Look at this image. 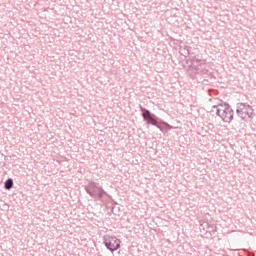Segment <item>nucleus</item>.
Segmentation results:
<instances>
[{
    "instance_id": "f03ea898",
    "label": "nucleus",
    "mask_w": 256,
    "mask_h": 256,
    "mask_svg": "<svg viewBox=\"0 0 256 256\" xmlns=\"http://www.w3.org/2000/svg\"><path fill=\"white\" fill-rule=\"evenodd\" d=\"M213 109H216V115L220 117L224 123H231V121H233L235 112L229 103L221 101V103L213 106Z\"/></svg>"
},
{
    "instance_id": "f257e3e1",
    "label": "nucleus",
    "mask_w": 256,
    "mask_h": 256,
    "mask_svg": "<svg viewBox=\"0 0 256 256\" xmlns=\"http://www.w3.org/2000/svg\"><path fill=\"white\" fill-rule=\"evenodd\" d=\"M140 111L142 115L143 121L146 122L147 125H153V127H157L162 133H165L166 131H171V129H174L173 126H171L169 123L165 122L163 119H160L157 117V115L153 114L149 109L143 107L140 105Z\"/></svg>"
},
{
    "instance_id": "0eeeda50",
    "label": "nucleus",
    "mask_w": 256,
    "mask_h": 256,
    "mask_svg": "<svg viewBox=\"0 0 256 256\" xmlns=\"http://www.w3.org/2000/svg\"><path fill=\"white\" fill-rule=\"evenodd\" d=\"M192 63L193 65H199V63H201V59L197 58V57H194L192 59Z\"/></svg>"
},
{
    "instance_id": "20e7f679",
    "label": "nucleus",
    "mask_w": 256,
    "mask_h": 256,
    "mask_svg": "<svg viewBox=\"0 0 256 256\" xmlns=\"http://www.w3.org/2000/svg\"><path fill=\"white\" fill-rule=\"evenodd\" d=\"M236 114L240 119H242V121L253 119V107L247 103H237Z\"/></svg>"
},
{
    "instance_id": "39448f33",
    "label": "nucleus",
    "mask_w": 256,
    "mask_h": 256,
    "mask_svg": "<svg viewBox=\"0 0 256 256\" xmlns=\"http://www.w3.org/2000/svg\"><path fill=\"white\" fill-rule=\"evenodd\" d=\"M104 245L108 251L113 253L114 251H117V249L121 248V240L115 236L104 237Z\"/></svg>"
},
{
    "instance_id": "423d86ee",
    "label": "nucleus",
    "mask_w": 256,
    "mask_h": 256,
    "mask_svg": "<svg viewBox=\"0 0 256 256\" xmlns=\"http://www.w3.org/2000/svg\"><path fill=\"white\" fill-rule=\"evenodd\" d=\"M13 180L12 178H8L5 183H4V189H6V191H11V189H13Z\"/></svg>"
},
{
    "instance_id": "7ed1b4c3",
    "label": "nucleus",
    "mask_w": 256,
    "mask_h": 256,
    "mask_svg": "<svg viewBox=\"0 0 256 256\" xmlns=\"http://www.w3.org/2000/svg\"><path fill=\"white\" fill-rule=\"evenodd\" d=\"M85 191L88 195H90V197L97 199L98 201H101L104 195H109L103 189V187L99 186V183L97 182H90L87 186H85Z\"/></svg>"
},
{
    "instance_id": "6e6552de",
    "label": "nucleus",
    "mask_w": 256,
    "mask_h": 256,
    "mask_svg": "<svg viewBox=\"0 0 256 256\" xmlns=\"http://www.w3.org/2000/svg\"><path fill=\"white\" fill-rule=\"evenodd\" d=\"M203 73L207 74L209 73V70H203Z\"/></svg>"
}]
</instances>
